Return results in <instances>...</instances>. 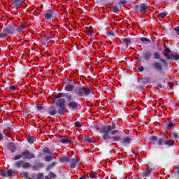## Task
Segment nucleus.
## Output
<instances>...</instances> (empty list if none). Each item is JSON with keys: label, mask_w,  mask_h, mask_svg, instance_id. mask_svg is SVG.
<instances>
[{"label": "nucleus", "mask_w": 179, "mask_h": 179, "mask_svg": "<svg viewBox=\"0 0 179 179\" xmlns=\"http://www.w3.org/2000/svg\"><path fill=\"white\" fill-rule=\"evenodd\" d=\"M165 145H167L168 146H173L174 145V141L173 140H166L165 139Z\"/></svg>", "instance_id": "obj_19"}, {"label": "nucleus", "mask_w": 179, "mask_h": 179, "mask_svg": "<svg viewBox=\"0 0 179 179\" xmlns=\"http://www.w3.org/2000/svg\"><path fill=\"white\" fill-rule=\"evenodd\" d=\"M171 135L174 139H177V138H178V134H177L176 132L171 133Z\"/></svg>", "instance_id": "obj_39"}, {"label": "nucleus", "mask_w": 179, "mask_h": 179, "mask_svg": "<svg viewBox=\"0 0 179 179\" xmlns=\"http://www.w3.org/2000/svg\"><path fill=\"white\" fill-rule=\"evenodd\" d=\"M27 141L29 142V143H31V144L34 143V139L31 136H29L27 138Z\"/></svg>", "instance_id": "obj_34"}, {"label": "nucleus", "mask_w": 179, "mask_h": 179, "mask_svg": "<svg viewBox=\"0 0 179 179\" xmlns=\"http://www.w3.org/2000/svg\"><path fill=\"white\" fill-rule=\"evenodd\" d=\"M75 93L77 96H89L92 93V89L88 87H77L75 90Z\"/></svg>", "instance_id": "obj_2"}, {"label": "nucleus", "mask_w": 179, "mask_h": 179, "mask_svg": "<svg viewBox=\"0 0 179 179\" xmlns=\"http://www.w3.org/2000/svg\"><path fill=\"white\" fill-rule=\"evenodd\" d=\"M90 174V177L91 178H97V177H99V174H97V173L96 172H91L89 173Z\"/></svg>", "instance_id": "obj_22"}, {"label": "nucleus", "mask_w": 179, "mask_h": 179, "mask_svg": "<svg viewBox=\"0 0 179 179\" xmlns=\"http://www.w3.org/2000/svg\"><path fill=\"white\" fill-rule=\"evenodd\" d=\"M167 16V13H161L159 15V17H162V19Z\"/></svg>", "instance_id": "obj_42"}, {"label": "nucleus", "mask_w": 179, "mask_h": 179, "mask_svg": "<svg viewBox=\"0 0 179 179\" xmlns=\"http://www.w3.org/2000/svg\"><path fill=\"white\" fill-rule=\"evenodd\" d=\"M173 127H174V124L173 122H169L166 124V128H168V129H171Z\"/></svg>", "instance_id": "obj_33"}, {"label": "nucleus", "mask_w": 179, "mask_h": 179, "mask_svg": "<svg viewBox=\"0 0 179 179\" xmlns=\"http://www.w3.org/2000/svg\"><path fill=\"white\" fill-rule=\"evenodd\" d=\"M153 66L157 71H162L163 68V66H162V64L160 62L154 63Z\"/></svg>", "instance_id": "obj_14"}, {"label": "nucleus", "mask_w": 179, "mask_h": 179, "mask_svg": "<svg viewBox=\"0 0 179 179\" xmlns=\"http://www.w3.org/2000/svg\"><path fill=\"white\" fill-rule=\"evenodd\" d=\"M59 160L61 163H68L69 162V159L66 157H61Z\"/></svg>", "instance_id": "obj_20"}, {"label": "nucleus", "mask_w": 179, "mask_h": 179, "mask_svg": "<svg viewBox=\"0 0 179 179\" xmlns=\"http://www.w3.org/2000/svg\"><path fill=\"white\" fill-rule=\"evenodd\" d=\"M87 33L88 34H92V33H93V31H92V30H87Z\"/></svg>", "instance_id": "obj_54"}, {"label": "nucleus", "mask_w": 179, "mask_h": 179, "mask_svg": "<svg viewBox=\"0 0 179 179\" xmlns=\"http://www.w3.org/2000/svg\"><path fill=\"white\" fill-rule=\"evenodd\" d=\"M175 31H176L177 34L179 36V27H176L175 28Z\"/></svg>", "instance_id": "obj_50"}, {"label": "nucleus", "mask_w": 179, "mask_h": 179, "mask_svg": "<svg viewBox=\"0 0 179 179\" xmlns=\"http://www.w3.org/2000/svg\"><path fill=\"white\" fill-rule=\"evenodd\" d=\"M45 162H51L52 160V157L51 155L45 157Z\"/></svg>", "instance_id": "obj_37"}, {"label": "nucleus", "mask_w": 179, "mask_h": 179, "mask_svg": "<svg viewBox=\"0 0 179 179\" xmlns=\"http://www.w3.org/2000/svg\"><path fill=\"white\" fill-rule=\"evenodd\" d=\"M30 164H29V162H23V164H22V167L23 169H29L30 167Z\"/></svg>", "instance_id": "obj_30"}, {"label": "nucleus", "mask_w": 179, "mask_h": 179, "mask_svg": "<svg viewBox=\"0 0 179 179\" xmlns=\"http://www.w3.org/2000/svg\"><path fill=\"white\" fill-rule=\"evenodd\" d=\"M150 173H152V169L147 168V169L144 171L142 174L143 177H149V176H150Z\"/></svg>", "instance_id": "obj_16"}, {"label": "nucleus", "mask_w": 179, "mask_h": 179, "mask_svg": "<svg viewBox=\"0 0 179 179\" xmlns=\"http://www.w3.org/2000/svg\"><path fill=\"white\" fill-rule=\"evenodd\" d=\"M56 163L55 162H52L50 165H48L46 167V170L47 171H50V170H51V169H52V167H54V166H55Z\"/></svg>", "instance_id": "obj_27"}, {"label": "nucleus", "mask_w": 179, "mask_h": 179, "mask_svg": "<svg viewBox=\"0 0 179 179\" xmlns=\"http://www.w3.org/2000/svg\"><path fill=\"white\" fill-rule=\"evenodd\" d=\"M125 3H127V1L125 0H120L119 1V5H125Z\"/></svg>", "instance_id": "obj_47"}, {"label": "nucleus", "mask_w": 179, "mask_h": 179, "mask_svg": "<svg viewBox=\"0 0 179 179\" xmlns=\"http://www.w3.org/2000/svg\"><path fill=\"white\" fill-rule=\"evenodd\" d=\"M49 177H51L52 178H55L57 177V175L55 174L54 173L52 172H50L49 173Z\"/></svg>", "instance_id": "obj_44"}, {"label": "nucleus", "mask_w": 179, "mask_h": 179, "mask_svg": "<svg viewBox=\"0 0 179 179\" xmlns=\"http://www.w3.org/2000/svg\"><path fill=\"white\" fill-rule=\"evenodd\" d=\"M70 163V167L71 169H75L76 167H78V166H80V160L78 158H73L69 159Z\"/></svg>", "instance_id": "obj_5"}, {"label": "nucleus", "mask_w": 179, "mask_h": 179, "mask_svg": "<svg viewBox=\"0 0 179 179\" xmlns=\"http://www.w3.org/2000/svg\"><path fill=\"white\" fill-rule=\"evenodd\" d=\"M59 142L62 143H72V140L69 139L68 136H62L59 138Z\"/></svg>", "instance_id": "obj_10"}, {"label": "nucleus", "mask_w": 179, "mask_h": 179, "mask_svg": "<svg viewBox=\"0 0 179 179\" xmlns=\"http://www.w3.org/2000/svg\"><path fill=\"white\" fill-rule=\"evenodd\" d=\"M26 0H13V4L15 9L20 8L22 6V3L24 2Z\"/></svg>", "instance_id": "obj_9"}, {"label": "nucleus", "mask_w": 179, "mask_h": 179, "mask_svg": "<svg viewBox=\"0 0 179 179\" xmlns=\"http://www.w3.org/2000/svg\"><path fill=\"white\" fill-rule=\"evenodd\" d=\"M165 56L168 59H174L175 61L179 59V55L170 54V49H169V48H165Z\"/></svg>", "instance_id": "obj_4"}, {"label": "nucleus", "mask_w": 179, "mask_h": 179, "mask_svg": "<svg viewBox=\"0 0 179 179\" xmlns=\"http://www.w3.org/2000/svg\"><path fill=\"white\" fill-rule=\"evenodd\" d=\"M140 41H142L143 43H145V42L148 43V42L150 41V40H149V38H145V37L141 38Z\"/></svg>", "instance_id": "obj_36"}, {"label": "nucleus", "mask_w": 179, "mask_h": 179, "mask_svg": "<svg viewBox=\"0 0 179 179\" xmlns=\"http://www.w3.org/2000/svg\"><path fill=\"white\" fill-rule=\"evenodd\" d=\"M43 152L44 153H48V155H52V152H51V150H50V149L48 147H45L43 149Z\"/></svg>", "instance_id": "obj_28"}, {"label": "nucleus", "mask_w": 179, "mask_h": 179, "mask_svg": "<svg viewBox=\"0 0 179 179\" xmlns=\"http://www.w3.org/2000/svg\"><path fill=\"white\" fill-rule=\"evenodd\" d=\"M84 142H85V143H91V142L93 141V140L90 138H83Z\"/></svg>", "instance_id": "obj_31"}, {"label": "nucleus", "mask_w": 179, "mask_h": 179, "mask_svg": "<svg viewBox=\"0 0 179 179\" xmlns=\"http://www.w3.org/2000/svg\"><path fill=\"white\" fill-rule=\"evenodd\" d=\"M44 17L48 20H50L54 17V11L51 9L48 10L46 13L44 14Z\"/></svg>", "instance_id": "obj_8"}, {"label": "nucleus", "mask_w": 179, "mask_h": 179, "mask_svg": "<svg viewBox=\"0 0 179 179\" xmlns=\"http://www.w3.org/2000/svg\"><path fill=\"white\" fill-rule=\"evenodd\" d=\"M122 41L124 44H131L132 40L130 38H122Z\"/></svg>", "instance_id": "obj_18"}, {"label": "nucleus", "mask_w": 179, "mask_h": 179, "mask_svg": "<svg viewBox=\"0 0 179 179\" xmlns=\"http://www.w3.org/2000/svg\"><path fill=\"white\" fill-rule=\"evenodd\" d=\"M33 178H35L36 176H32Z\"/></svg>", "instance_id": "obj_61"}, {"label": "nucleus", "mask_w": 179, "mask_h": 179, "mask_svg": "<svg viewBox=\"0 0 179 179\" xmlns=\"http://www.w3.org/2000/svg\"><path fill=\"white\" fill-rule=\"evenodd\" d=\"M8 36V34L5 29H3V32L0 33V38H5Z\"/></svg>", "instance_id": "obj_24"}, {"label": "nucleus", "mask_w": 179, "mask_h": 179, "mask_svg": "<svg viewBox=\"0 0 179 179\" xmlns=\"http://www.w3.org/2000/svg\"><path fill=\"white\" fill-rule=\"evenodd\" d=\"M22 156L24 157V159H34V157H36V156L34 155V154L29 152V150H25L22 152Z\"/></svg>", "instance_id": "obj_6"}, {"label": "nucleus", "mask_w": 179, "mask_h": 179, "mask_svg": "<svg viewBox=\"0 0 179 179\" xmlns=\"http://www.w3.org/2000/svg\"><path fill=\"white\" fill-rule=\"evenodd\" d=\"M166 139L164 138H159L157 141V145L159 146L162 145H165Z\"/></svg>", "instance_id": "obj_23"}, {"label": "nucleus", "mask_w": 179, "mask_h": 179, "mask_svg": "<svg viewBox=\"0 0 179 179\" xmlns=\"http://www.w3.org/2000/svg\"><path fill=\"white\" fill-rule=\"evenodd\" d=\"M43 177H44V176L43 175V173H38L37 175V179H43Z\"/></svg>", "instance_id": "obj_48"}, {"label": "nucleus", "mask_w": 179, "mask_h": 179, "mask_svg": "<svg viewBox=\"0 0 179 179\" xmlns=\"http://www.w3.org/2000/svg\"><path fill=\"white\" fill-rule=\"evenodd\" d=\"M66 99L68 100V101H69V103H71V101L73 100V97L72 96V95H66Z\"/></svg>", "instance_id": "obj_38"}, {"label": "nucleus", "mask_w": 179, "mask_h": 179, "mask_svg": "<svg viewBox=\"0 0 179 179\" xmlns=\"http://www.w3.org/2000/svg\"><path fill=\"white\" fill-rule=\"evenodd\" d=\"M154 58L155 59H160V54H159L157 52H155L154 53Z\"/></svg>", "instance_id": "obj_32"}, {"label": "nucleus", "mask_w": 179, "mask_h": 179, "mask_svg": "<svg viewBox=\"0 0 179 179\" xmlns=\"http://www.w3.org/2000/svg\"><path fill=\"white\" fill-rule=\"evenodd\" d=\"M160 61L161 62H163V64H166V60H164V59H161Z\"/></svg>", "instance_id": "obj_57"}, {"label": "nucleus", "mask_w": 179, "mask_h": 179, "mask_svg": "<svg viewBox=\"0 0 179 179\" xmlns=\"http://www.w3.org/2000/svg\"><path fill=\"white\" fill-rule=\"evenodd\" d=\"M151 57H152V53L150 52H146L143 54V58L146 61H148V59H150Z\"/></svg>", "instance_id": "obj_17"}, {"label": "nucleus", "mask_w": 179, "mask_h": 179, "mask_svg": "<svg viewBox=\"0 0 179 179\" xmlns=\"http://www.w3.org/2000/svg\"><path fill=\"white\" fill-rule=\"evenodd\" d=\"M61 97H65V94L59 93V94L56 96V99H61Z\"/></svg>", "instance_id": "obj_40"}, {"label": "nucleus", "mask_w": 179, "mask_h": 179, "mask_svg": "<svg viewBox=\"0 0 179 179\" xmlns=\"http://www.w3.org/2000/svg\"><path fill=\"white\" fill-rule=\"evenodd\" d=\"M66 103L65 99H59L56 101V106L59 107L58 113L60 115L66 111V108L65 107Z\"/></svg>", "instance_id": "obj_3"}, {"label": "nucleus", "mask_w": 179, "mask_h": 179, "mask_svg": "<svg viewBox=\"0 0 179 179\" xmlns=\"http://www.w3.org/2000/svg\"><path fill=\"white\" fill-rule=\"evenodd\" d=\"M139 10L141 13H146L149 10V7L146 4H141L139 6Z\"/></svg>", "instance_id": "obj_11"}, {"label": "nucleus", "mask_w": 179, "mask_h": 179, "mask_svg": "<svg viewBox=\"0 0 179 179\" xmlns=\"http://www.w3.org/2000/svg\"><path fill=\"white\" fill-rule=\"evenodd\" d=\"M23 157V153H22V155H17L13 158V160H19V159H22Z\"/></svg>", "instance_id": "obj_43"}, {"label": "nucleus", "mask_w": 179, "mask_h": 179, "mask_svg": "<svg viewBox=\"0 0 179 179\" xmlns=\"http://www.w3.org/2000/svg\"><path fill=\"white\" fill-rule=\"evenodd\" d=\"M169 85H170L171 86H173V83H169Z\"/></svg>", "instance_id": "obj_60"}, {"label": "nucleus", "mask_w": 179, "mask_h": 179, "mask_svg": "<svg viewBox=\"0 0 179 179\" xmlns=\"http://www.w3.org/2000/svg\"><path fill=\"white\" fill-rule=\"evenodd\" d=\"M69 110H76L78 108V102L76 101H70L69 103Z\"/></svg>", "instance_id": "obj_12"}, {"label": "nucleus", "mask_w": 179, "mask_h": 179, "mask_svg": "<svg viewBox=\"0 0 179 179\" xmlns=\"http://www.w3.org/2000/svg\"><path fill=\"white\" fill-rule=\"evenodd\" d=\"M75 127H76V128H80V127H82V124L79 122H76Z\"/></svg>", "instance_id": "obj_45"}, {"label": "nucleus", "mask_w": 179, "mask_h": 179, "mask_svg": "<svg viewBox=\"0 0 179 179\" xmlns=\"http://www.w3.org/2000/svg\"><path fill=\"white\" fill-rule=\"evenodd\" d=\"M22 177H27V178L29 177V173L24 172L21 174Z\"/></svg>", "instance_id": "obj_46"}, {"label": "nucleus", "mask_w": 179, "mask_h": 179, "mask_svg": "<svg viewBox=\"0 0 179 179\" xmlns=\"http://www.w3.org/2000/svg\"><path fill=\"white\" fill-rule=\"evenodd\" d=\"M48 113L50 115H55L58 111L55 109V106H52L48 110Z\"/></svg>", "instance_id": "obj_15"}, {"label": "nucleus", "mask_w": 179, "mask_h": 179, "mask_svg": "<svg viewBox=\"0 0 179 179\" xmlns=\"http://www.w3.org/2000/svg\"><path fill=\"white\" fill-rule=\"evenodd\" d=\"M112 9H113V12H114V13H118V12H119V9H118V7L117 6H113V7H112Z\"/></svg>", "instance_id": "obj_35"}, {"label": "nucleus", "mask_w": 179, "mask_h": 179, "mask_svg": "<svg viewBox=\"0 0 179 179\" xmlns=\"http://www.w3.org/2000/svg\"><path fill=\"white\" fill-rule=\"evenodd\" d=\"M73 89H75V85H73V82L67 83L64 87L66 92H72Z\"/></svg>", "instance_id": "obj_7"}, {"label": "nucleus", "mask_w": 179, "mask_h": 179, "mask_svg": "<svg viewBox=\"0 0 179 179\" xmlns=\"http://www.w3.org/2000/svg\"><path fill=\"white\" fill-rule=\"evenodd\" d=\"M113 32L112 31H109L107 33V36H113Z\"/></svg>", "instance_id": "obj_56"}, {"label": "nucleus", "mask_w": 179, "mask_h": 179, "mask_svg": "<svg viewBox=\"0 0 179 179\" xmlns=\"http://www.w3.org/2000/svg\"><path fill=\"white\" fill-rule=\"evenodd\" d=\"M50 39H51V36H45V41H50Z\"/></svg>", "instance_id": "obj_49"}, {"label": "nucleus", "mask_w": 179, "mask_h": 179, "mask_svg": "<svg viewBox=\"0 0 179 179\" xmlns=\"http://www.w3.org/2000/svg\"><path fill=\"white\" fill-rule=\"evenodd\" d=\"M4 30H6L7 34H13V33H15V28H13V27L11 25L7 27L6 29H4Z\"/></svg>", "instance_id": "obj_13"}, {"label": "nucleus", "mask_w": 179, "mask_h": 179, "mask_svg": "<svg viewBox=\"0 0 179 179\" xmlns=\"http://www.w3.org/2000/svg\"><path fill=\"white\" fill-rule=\"evenodd\" d=\"M10 90H15V86H10Z\"/></svg>", "instance_id": "obj_58"}, {"label": "nucleus", "mask_w": 179, "mask_h": 179, "mask_svg": "<svg viewBox=\"0 0 179 179\" xmlns=\"http://www.w3.org/2000/svg\"><path fill=\"white\" fill-rule=\"evenodd\" d=\"M15 173H16V171L13 170V169H9L8 171H7L6 172V177H10V176H12V174H15Z\"/></svg>", "instance_id": "obj_21"}, {"label": "nucleus", "mask_w": 179, "mask_h": 179, "mask_svg": "<svg viewBox=\"0 0 179 179\" xmlns=\"http://www.w3.org/2000/svg\"><path fill=\"white\" fill-rule=\"evenodd\" d=\"M0 176L3 178L6 177V172L0 169Z\"/></svg>", "instance_id": "obj_41"}, {"label": "nucleus", "mask_w": 179, "mask_h": 179, "mask_svg": "<svg viewBox=\"0 0 179 179\" xmlns=\"http://www.w3.org/2000/svg\"><path fill=\"white\" fill-rule=\"evenodd\" d=\"M22 30H24V26L21 24L20 27L16 28L15 31H17V33H20Z\"/></svg>", "instance_id": "obj_25"}, {"label": "nucleus", "mask_w": 179, "mask_h": 179, "mask_svg": "<svg viewBox=\"0 0 179 179\" xmlns=\"http://www.w3.org/2000/svg\"><path fill=\"white\" fill-rule=\"evenodd\" d=\"M123 143H129L131 142V138L124 137L122 141Z\"/></svg>", "instance_id": "obj_26"}, {"label": "nucleus", "mask_w": 179, "mask_h": 179, "mask_svg": "<svg viewBox=\"0 0 179 179\" xmlns=\"http://www.w3.org/2000/svg\"><path fill=\"white\" fill-rule=\"evenodd\" d=\"M117 125L115 123H113L111 125H108V127H103L101 129V131L103 133V138L105 141H111L113 139V142H118V141H121V136L118 134V130L115 129ZM110 135H115L111 137Z\"/></svg>", "instance_id": "obj_1"}, {"label": "nucleus", "mask_w": 179, "mask_h": 179, "mask_svg": "<svg viewBox=\"0 0 179 179\" xmlns=\"http://www.w3.org/2000/svg\"><path fill=\"white\" fill-rule=\"evenodd\" d=\"M138 71H139L140 72H142V71H143V66H140V67H138Z\"/></svg>", "instance_id": "obj_51"}, {"label": "nucleus", "mask_w": 179, "mask_h": 179, "mask_svg": "<svg viewBox=\"0 0 179 179\" xmlns=\"http://www.w3.org/2000/svg\"><path fill=\"white\" fill-rule=\"evenodd\" d=\"M37 108L38 110H43V106H41V105H38Z\"/></svg>", "instance_id": "obj_52"}, {"label": "nucleus", "mask_w": 179, "mask_h": 179, "mask_svg": "<svg viewBox=\"0 0 179 179\" xmlns=\"http://www.w3.org/2000/svg\"><path fill=\"white\" fill-rule=\"evenodd\" d=\"M156 139H157V137H156V136H152L151 138V141H156Z\"/></svg>", "instance_id": "obj_55"}, {"label": "nucleus", "mask_w": 179, "mask_h": 179, "mask_svg": "<svg viewBox=\"0 0 179 179\" xmlns=\"http://www.w3.org/2000/svg\"><path fill=\"white\" fill-rule=\"evenodd\" d=\"M2 139H3V134L0 133V141H2Z\"/></svg>", "instance_id": "obj_53"}, {"label": "nucleus", "mask_w": 179, "mask_h": 179, "mask_svg": "<svg viewBox=\"0 0 179 179\" xmlns=\"http://www.w3.org/2000/svg\"><path fill=\"white\" fill-rule=\"evenodd\" d=\"M23 163H24V161L17 162L15 163V166L16 167H23Z\"/></svg>", "instance_id": "obj_29"}, {"label": "nucleus", "mask_w": 179, "mask_h": 179, "mask_svg": "<svg viewBox=\"0 0 179 179\" xmlns=\"http://www.w3.org/2000/svg\"><path fill=\"white\" fill-rule=\"evenodd\" d=\"M79 179H86V176H83Z\"/></svg>", "instance_id": "obj_59"}]
</instances>
